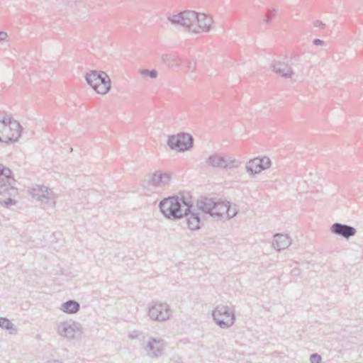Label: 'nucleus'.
Returning a JSON list of instances; mask_svg holds the SVG:
<instances>
[{"mask_svg": "<svg viewBox=\"0 0 363 363\" xmlns=\"http://www.w3.org/2000/svg\"><path fill=\"white\" fill-rule=\"evenodd\" d=\"M196 208L213 218L220 220L226 216L228 219L235 217L238 213L236 204L227 201L201 197L197 201Z\"/></svg>", "mask_w": 363, "mask_h": 363, "instance_id": "1", "label": "nucleus"}, {"mask_svg": "<svg viewBox=\"0 0 363 363\" xmlns=\"http://www.w3.org/2000/svg\"><path fill=\"white\" fill-rule=\"evenodd\" d=\"M159 207L166 218L176 220L182 218L189 207H193V203L188 193H180L164 199L160 202Z\"/></svg>", "mask_w": 363, "mask_h": 363, "instance_id": "2", "label": "nucleus"}, {"mask_svg": "<svg viewBox=\"0 0 363 363\" xmlns=\"http://www.w3.org/2000/svg\"><path fill=\"white\" fill-rule=\"evenodd\" d=\"M85 79L99 94H105L111 89V79L104 72L91 71L86 74Z\"/></svg>", "mask_w": 363, "mask_h": 363, "instance_id": "3", "label": "nucleus"}, {"mask_svg": "<svg viewBox=\"0 0 363 363\" xmlns=\"http://www.w3.org/2000/svg\"><path fill=\"white\" fill-rule=\"evenodd\" d=\"M212 317L222 329L230 328L235 322V311L228 306L218 305L212 312Z\"/></svg>", "mask_w": 363, "mask_h": 363, "instance_id": "4", "label": "nucleus"}, {"mask_svg": "<svg viewBox=\"0 0 363 363\" xmlns=\"http://www.w3.org/2000/svg\"><path fill=\"white\" fill-rule=\"evenodd\" d=\"M28 191L32 198L40 201L44 208L55 206L56 194L51 189L43 185H35Z\"/></svg>", "mask_w": 363, "mask_h": 363, "instance_id": "5", "label": "nucleus"}, {"mask_svg": "<svg viewBox=\"0 0 363 363\" xmlns=\"http://www.w3.org/2000/svg\"><path fill=\"white\" fill-rule=\"evenodd\" d=\"M196 12L187 10L177 14L170 16L167 18L168 21L173 25L182 27L184 30L194 33L196 26Z\"/></svg>", "mask_w": 363, "mask_h": 363, "instance_id": "6", "label": "nucleus"}, {"mask_svg": "<svg viewBox=\"0 0 363 363\" xmlns=\"http://www.w3.org/2000/svg\"><path fill=\"white\" fill-rule=\"evenodd\" d=\"M167 144L172 150L178 152H184L190 150L194 144L193 137L185 133H180L177 135H170Z\"/></svg>", "mask_w": 363, "mask_h": 363, "instance_id": "7", "label": "nucleus"}, {"mask_svg": "<svg viewBox=\"0 0 363 363\" xmlns=\"http://www.w3.org/2000/svg\"><path fill=\"white\" fill-rule=\"evenodd\" d=\"M57 331L60 336L72 340L77 335L82 334V327L79 323L70 319L60 322L57 325Z\"/></svg>", "mask_w": 363, "mask_h": 363, "instance_id": "8", "label": "nucleus"}, {"mask_svg": "<svg viewBox=\"0 0 363 363\" xmlns=\"http://www.w3.org/2000/svg\"><path fill=\"white\" fill-rule=\"evenodd\" d=\"M16 183L11 170L0 164V194L9 193V196H11L12 194L9 193V191H16Z\"/></svg>", "mask_w": 363, "mask_h": 363, "instance_id": "9", "label": "nucleus"}, {"mask_svg": "<svg viewBox=\"0 0 363 363\" xmlns=\"http://www.w3.org/2000/svg\"><path fill=\"white\" fill-rule=\"evenodd\" d=\"M206 164L213 168L226 169L236 168L240 164V162L230 157L222 156L221 155L214 154L211 155L206 160Z\"/></svg>", "mask_w": 363, "mask_h": 363, "instance_id": "10", "label": "nucleus"}, {"mask_svg": "<svg viewBox=\"0 0 363 363\" xmlns=\"http://www.w3.org/2000/svg\"><path fill=\"white\" fill-rule=\"evenodd\" d=\"M148 316L155 321H164L169 318L171 311L167 303H155L148 307Z\"/></svg>", "mask_w": 363, "mask_h": 363, "instance_id": "11", "label": "nucleus"}, {"mask_svg": "<svg viewBox=\"0 0 363 363\" xmlns=\"http://www.w3.org/2000/svg\"><path fill=\"white\" fill-rule=\"evenodd\" d=\"M22 129L21 124L18 121L13 120L9 125L4 128V132L9 130L11 134L3 133L4 139H3L1 143H9L17 141L21 136Z\"/></svg>", "mask_w": 363, "mask_h": 363, "instance_id": "12", "label": "nucleus"}, {"mask_svg": "<svg viewBox=\"0 0 363 363\" xmlns=\"http://www.w3.org/2000/svg\"><path fill=\"white\" fill-rule=\"evenodd\" d=\"M196 26L194 33H207L211 30L213 23V18L205 13L196 12Z\"/></svg>", "mask_w": 363, "mask_h": 363, "instance_id": "13", "label": "nucleus"}, {"mask_svg": "<svg viewBox=\"0 0 363 363\" xmlns=\"http://www.w3.org/2000/svg\"><path fill=\"white\" fill-rule=\"evenodd\" d=\"M330 231L333 234L341 236L345 239H349L355 235L356 229L346 224L335 223L330 227Z\"/></svg>", "mask_w": 363, "mask_h": 363, "instance_id": "14", "label": "nucleus"}, {"mask_svg": "<svg viewBox=\"0 0 363 363\" xmlns=\"http://www.w3.org/2000/svg\"><path fill=\"white\" fill-rule=\"evenodd\" d=\"M192 207H189V209L186 211V213H184V216L186 218V223L188 228L191 230H199L201 226V216L198 208L196 210H191Z\"/></svg>", "mask_w": 363, "mask_h": 363, "instance_id": "15", "label": "nucleus"}, {"mask_svg": "<svg viewBox=\"0 0 363 363\" xmlns=\"http://www.w3.org/2000/svg\"><path fill=\"white\" fill-rule=\"evenodd\" d=\"M145 350L150 357L157 358L162 354L164 350L162 341L151 337L145 347Z\"/></svg>", "mask_w": 363, "mask_h": 363, "instance_id": "16", "label": "nucleus"}, {"mask_svg": "<svg viewBox=\"0 0 363 363\" xmlns=\"http://www.w3.org/2000/svg\"><path fill=\"white\" fill-rule=\"evenodd\" d=\"M170 180L169 174L156 171L148 180V184L154 187H164Z\"/></svg>", "mask_w": 363, "mask_h": 363, "instance_id": "17", "label": "nucleus"}, {"mask_svg": "<svg viewBox=\"0 0 363 363\" xmlns=\"http://www.w3.org/2000/svg\"><path fill=\"white\" fill-rule=\"evenodd\" d=\"M271 67L274 72L284 78H291L294 74L292 69L284 62L276 61Z\"/></svg>", "mask_w": 363, "mask_h": 363, "instance_id": "18", "label": "nucleus"}, {"mask_svg": "<svg viewBox=\"0 0 363 363\" xmlns=\"http://www.w3.org/2000/svg\"><path fill=\"white\" fill-rule=\"evenodd\" d=\"M291 238L287 235L276 234L274 235L273 247L278 251L287 248L291 245Z\"/></svg>", "mask_w": 363, "mask_h": 363, "instance_id": "19", "label": "nucleus"}, {"mask_svg": "<svg viewBox=\"0 0 363 363\" xmlns=\"http://www.w3.org/2000/svg\"><path fill=\"white\" fill-rule=\"evenodd\" d=\"M60 309L64 313L74 314L80 310V304L74 300H69L62 303Z\"/></svg>", "mask_w": 363, "mask_h": 363, "instance_id": "20", "label": "nucleus"}, {"mask_svg": "<svg viewBox=\"0 0 363 363\" xmlns=\"http://www.w3.org/2000/svg\"><path fill=\"white\" fill-rule=\"evenodd\" d=\"M162 60L170 68H177L182 63L181 59L174 54H164L162 55Z\"/></svg>", "mask_w": 363, "mask_h": 363, "instance_id": "21", "label": "nucleus"}, {"mask_svg": "<svg viewBox=\"0 0 363 363\" xmlns=\"http://www.w3.org/2000/svg\"><path fill=\"white\" fill-rule=\"evenodd\" d=\"M246 171L250 174H255L259 173L262 169L260 166L259 157L254 158L247 162Z\"/></svg>", "mask_w": 363, "mask_h": 363, "instance_id": "22", "label": "nucleus"}, {"mask_svg": "<svg viewBox=\"0 0 363 363\" xmlns=\"http://www.w3.org/2000/svg\"><path fill=\"white\" fill-rule=\"evenodd\" d=\"M0 328L9 330V333L13 335L17 332L14 325L6 318L0 317Z\"/></svg>", "mask_w": 363, "mask_h": 363, "instance_id": "23", "label": "nucleus"}, {"mask_svg": "<svg viewBox=\"0 0 363 363\" xmlns=\"http://www.w3.org/2000/svg\"><path fill=\"white\" fill-rule=\"evenodd\" d=\"M13 119L5 111H0V128H5L9 125Z\"/></svg>", "mask_w": 363, "mask_h": 363, "instance_id": "24", "label": "nucleus"}, {"mask_svg": "<svg viewBox=\"0 0 363 363\" xmlns=\"http://www.w3.org/2000/svg\"><path fill=\"white\" fill-rule=\"evenodd\" d=\"M139 72L143 77H149L151 79H155L157 77V71L156 69L149 70L144 69H140Z\"/></svg>", "mask_w": 363, "mask_h": 363, "instance_id": "25", "label": "nucleus"}, {"mask_svg": "<svg viewBox=\"0 0 363 363\" xmlns=\"http://www.w3.org/2000/svg\"><path fill=\"white\" fill-rule=\"evenodd\" d=\"M259 161L262 170L268 169L271 166V160L268 157H263L259 158Z\"/></svg>", "mask_w": 363, "mask_h": 363, "instance_id": "26", "label": "nucleus"}, {"mask_svg": "<svg viewBox=\"0 0 363 363\" xmlns=\"http://www.w3.org/2000/svg\"><path fill=\"white\" fill-rule=\"evenodd\" d=\"M275 12H276L275 9L269 10L268 12L264 16V22L267 24L269 23L272 21V19L274 18Z\"/></svg>", "mask_w": 363, "mask_h": 363, "instance_id": "27", "label": "nucleus"}, {"mask_svg": "<svg viewBox=\"0 0 363 363\" xmlns=\"http://www.w3.org/2000/svg\"><path fill=\"white\" fill-rule=\"evenodd\" d=\"M322 357L318 353H313L310 357V361L311 363H320Z\"/></svg>", "mask_w": 363, "mask_h": 363, "instance_id": "28", "label": "nucleus"}, {"mask_svg": "<svg viewBox=\"0 0 363 363\" xmlns=\"http://www.w3.org/2000/svg\"><path fill=\"white\" fill-rule=\"evenodd\" d=\"M15 200L11 198H8L6 199L0 200V204L4 206H9L15 203Z\"/></svg>", "mask_w": 363, "mask_h": 363, "instance_id": "29", "label": "nucleus"}, {"mask_svg": "<svg viewBox=\"0 0 363 363\" xmlns=\"http://www.w3.org/2000/svg\"><path fill=\"white\" fill-rule=\"evenodd\" d=\"M188 68L189 69H191L192 71L196 69V62H189L187 65Z\"/></svg>", "mask_w": 363, "mask_h": 363, "instance_id": "30", "label": "nucleus"}, {"mask_svg": "<svg viewBox=\"0 0 363 363\" xmlns=\"http://www.w3.org/2000/svg\"><path fill=\"white\" fill-rule=\"evenodd\" d=\"M314 26L323 28L325 26V24L322 21L318 20L314 22Z\"/></svg>", "mask_w": 363, "mask_h": 363, "instance_id": "31", "label": "nucleus"}, {"mask_svg": "<svg viewBox=\"0 0 363 363\" xmlns=\"http://www.w3.org/2000/svg\"><path fill=\"white\" fill-rule=\"evenodd\" d=\"M8 37L6 33L0 31V41L5 40Z\"/></svg>", "mask_w": 363, "mask_h": 363, "instance_id": "32", "label": "nucleus"}, {"mask_svg": "<svg viewBox=\"0 0 363 363\" xmlns=\"http://www.w3.org/2000/svg\"><path fill=\"white\" fill-rule=\"evenodd\" d=\"M313 43L315 45H323L324 44V41L320 39H315Z\"/></svg>", "mask_w": 363, "mask_h": 363, "instance_id": "33", "label": "nucleus"}, {"mask_svg": "<svg viewBox=\"0 0 363 363\" xmlns=\"http://www.w3.org/2000/svg\"><path fill=\"white\" fill-rule=\"evenodd\" d=\"M3 128V130H2V131L1 132V133L2 136H0V137H1L2 139H4V138L3 137V133H4V134H11V133L9 132V130H7L6 132H4V128Z\"/></svg>", "mask_w": 363, "mask_h": 363, "instance_id": "34", "label": "nucleus"}, {"mask_svg": "<svg viewBox=\"0 0 363 363\" xmlns=\"http://www.w3.org/2000/svg\"><path fill=\"white\" fill-rule=\"evenodd\" d=\"M130 337H131V338H134V337H135V334L130 335Z\"/></svg>", "mask_w": 363, "mask_h": 363, "instance_id": "35", "label": "nucleus"}, {"mask_svg": "<svg viewBox=\"0 0 363 363\" xmlns=\"http://www.w3.org/2000/svg\"><path fill=\"white\" fill-rule=\"evenodd\" d=\"M130 337H131V338H134V337H135V334L130 335Z\"/></svg>", "mask_w": 363, "mask_h": 363, "instance_id": "36", "label": "nucleus"}, {"mask_svg": "<svg viewBox=\"0 0 363 363\" xmlns=\"http://www.w3.org/2000/svg\"><path fill=\"white\" fill-rule=\"evenodd\" d=\"M49 363H60L59 361H54L53 362H49Z\"/></svg>", "mask_w": 363, "mask_h": 363, "instance_id": "37", "label": "nucleus"}, {"mask_svg": "<svg viewBox=\"0 0 363 363\" xmlns=\"http://www.w3.org/2000/svg\"><path fill=\"white\" fill-rule=\"evenodd\" d=\"M3 141V139L0 137V143Z\"/></svg>", "mask_w": 363, "mask_h": 363, "instance_id": "38", "label": "nucleus"}]
</instances>
